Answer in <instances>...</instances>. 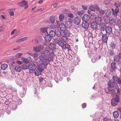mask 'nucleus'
Listing matches in <instances>:
<instances>
[{
    "instance_id": "nucleus-1",
    "label": "nucleus",
    "mask_w": 121,
    "mask_h": 121,
    "mask_svg": "<svg viewBox=\"0 0 121 121\" xmlns=\"http://www.w3.org/2000/svg\"><path fill=\"white\" fill-rule=\"evenodd\" d=\"M116 84L113 81H110L108 82V85L109 87H108V89L109 90V93H111L112 95L114 94L115 93V91L113 89H111V88L113 87Z\"/></svg>"
},
{
    "instance_id": "nucleus-2",
    "label": "nucleus",
    "mask_w": 121,
    "mask_h": 121,
    "mask_svg": "<svg viewBox=\"0 0 121 121\" xmlns=\"http://www.w3.org/2000/svg\"><path fill=\"white\" fill-rule=\"evenodd\" d=\"M42 54L46 57L48 58H51L52 59V58H53L54 53L52 52L50 53L48 50H45L43 52Z\"/></svg>"
},
{
    "instance_id": "nucleus-3",
    "label": "nucleus",
    "mask_w": 121,
    "mask_h": 121,
    "mask_svg": "<svg viewBox=\"0 0 121 121\" xmlns=\"http://www.w3.org/2000/svg\"><path fill=\"white\" fill-rule=\"evenodd\" d=\"M40 60L42 62H46L48 60L49 61H50L52 60L51 58H48L44 56L43 55H42L39 57V58Z\"/></svg>"
},
{
    "instance_id": "nucleus-4",
    "label": "nucleus",
    "mask_w": 121,
    "mask_h": 121,
    "mask_svg": "<svg viewBox=\"0 0 121 121\" xmlns=\"http://www.w3.org/2000/svg\"><path fill=\"white\" fill-rule=\"evenodd\" d=\"M119 98L118 96L117 95L116 97H114L113 99L111 100V104L113 106H115L117 105V103L119 102Z\"/></svg>"
},
{
    "instance_id": "nucleus-5",
    "label": "nucleus",
    "mask_w": 121,
    "mask_h": 121,
    "mask_svg": "<svg viewBox=\"0 0 121 121\" xmlns=\"http://www.w3.org/2000/svg\"><path fill=\"white\" fill-rule=\"evenodd\" d=\"M115 20L113 19H110L108 16H106V23H110L111 25H114L115 24Z\"/></svg>"
},
{
    "instance_id": "nucleus-6",
    "label": "nucleus",
    "mask_w": 121,
    "mask_h": 121,
    "mask_svg": "<svg viewBox=\"0 0 121 121\" xmlns=\"http://www.w3.org/2000/svg\"><path fill=\"white\" fill-rule=\"evenodd\" d=\"M48 64V62H45V63H41L38 66V69L39 70L42 72L44 68L46 67Z\"/></svg>"
},
{
    "instance_id": "nucleus-7",
    "label": "nucleus",
    "mask_w": 121,
    "mask_h": 121,
    "mask_svg": "<svg viewBox=\"0 0 121 121\" xmlns=\"http://www.w3.org/2000/svg\"><path fill=\"white\" fill-rule=\"evenodd\" d=\"M55 42L57 43L59 46H60L62 48H64V43L60 39H56L55 40Z\"/></svg>"
},
{
    "instance_id": "nucleus-8",
    "label": "nucleus",
    "mask_w": 121,
    "mask_h": 121,
    "mask_svg": "<svg viewBox=\"0 0 121 121\" xmlns=\"http://www.w3.org/2000/svg\"><path fill=\"white\" fill-rule=\"evenodd\" d=\"M17 4L19 5L21 7H23L24 6H25L24 7L25 8H26L28 7L27 5V3L26 1L25 0L22 1L21 2H19Z\"/></svg>"
},
{
    "instance_id": "nucleus-9",
    "label": "nucleus",
    "mask_w": 121,
    "mask_h": 121,
    "mask_svg": "<svg viewBox=\"0 0 121 121\" xmlns=\"http://www.w3.org/2000/svg\"><path fill=\"white\" fill-rule=\"evenodd\" d=\"M49 48L52 51H55L56 48V44L54 43H51L49 45Z\"/></svg>"
},
{
    "instance_id": "nucleus-10",
    "label": "nucleus",
    "mask_w": 121,
    "mask_h": 121,
    "mask_svg": "<svg viewBox=\"0 0 121 121\" xmlns=\"http://www.w3.org/2000/svg\"><path fill=\"white\" fill-rule=\"evenodd\" d=\"M41 49V47L40 46H37L33 47V50L35 52H39L40 51Z\"/></svg>"
},
{
    "instance_id": "nucleus-11",
    "label": "nucleus",
    "mask_w": 121,
    "mask_h": 121,
    "mask_svg": "<svg viewBox=\"0 0 121 121\" xmlns=\"http://www.w3.org/2000/svg\"><path fill=\"white\" fill-rule=\"evenodd\" d=\"M65 25L67 28H70L72 26V23L70 20L66 21L65 22Z\"/></svg>"
},
{
    "instance_id": "nucleus-12",
    "label": "nucleus",
    "mask_w": 121,
    "mask_h": 121,
    "mask_svg": "<svg viewBox=\"0 0 121 121\" xmlns=\"http://www.w3.org/2000/svg\"><path fill=\"white\" fill-rule=\"evenodd\" d=\"M28 68L30 70L34 71L36 69V66L35 64L30 63L28 65Z\"/></svg>"
},
{
    "instance_id": "nucleus-13",
    "label": "nucleus",
    "mask_w": 121,
    "mask_h": 121,
    "mask_svg": "<svg viewBox=\"0 0 121 121\" xmlns=\"http://www.w3.org/2000/svg\"><path fill=\"white\" fill-rule=\"evenodd\" d=\"M81 20V19L80 17H76L73 19V22L75 24L78 25L80 23Z\"/></svg>"
},
{
    "instance_id": "nucleus-14",
    "label": "nucleus",
    "mask_w": 121,
    "mask_h": 121,
    "mask_svg": "<svg viewBox=\"0 0 121 121\" xmlns=\"http://www.w3.org/2000/svg\"><path fill=\"white\" fill-rule=\"evenodd\" d=\"M97 23L94 21L92 22L91 24L92 28L94 30H96L97 27Z\"/></svg>"
},
{
    "instance_id": "nucleus-15",
    "label": "nucleus",
    "mask_w": 121,
    "mask_h": 121,
    "mask_svg": "<svg viewBox=\"0 0 121 121\" xmlns=\"http://www.w3.org/2000/svg\"><path fill=\"white\" fill-rule=\"evenodd\" d=\"M59 27L60 29L62 31H65L66 29V27L64 23H61L59 25Z\"/></svg>"
},
{
    "instance_id": "nucleus-16",
    "label": "nucleus",
    "mask_w": 121,
    "mask_h": 121,
    "mask_svg": "<svg viewBox=\"0 0 121 121\" xmlns=\"http://www.w3.org/2000/svg\"><path fill=\"white\" fill-rule=\"evenodd\" d=\"M87 22L84 21L82 22V27L86 29H87L89 26L88 23Z\"/></svg>"
},
{
    "instance_id": "nucleus-17",
    "label": "nucleus",
    "mask_w": 121,
    "mask_h": 121,
    "mask_svg": "<svg viewBox=\"0 0 121 121\" xmlns=\"http://www.w3.org/2000/svg\"><path fill=\"white\" fill-rule=\"evenodd\" d=\"M119 11V9L116 8L115 10L113 9H111V11L112 12V14L115 16H117L118 12Z\"/></svg>"
},
{
    "instance_id": "nucleus-18",
    "label": "nucleus",
    "mask_w": 121,
    "mask_h": 121,
    "mask_svg": "<svg viewBox=\"0 0 121 121\" xmlns=\"http://www.w3.org/2000/svg\"><path fill=\"white\" fill-rule=\"evenodd\" d=\"M112 33V31L111 27L108 26L106 27V34L110 35Z\"/></svg>"
},
{
    "instance_id": "nucleus-19",
    "label": "nucleus",
    "mask_w": 121,
    "mask_h": 121,
    "mask_svg": "<svg viewBox=\"0 0 121 121\" xmlns=\"http://www.w3.org/2000/svg\"><path fill=\"white\" fill-rule=\"evenodd\" d=\"M89 16L87 14H85L83 17V19L84 21L88 22L90 19Z\"/></svg>"
},
{
    "instance_id": "nucleus-20",
    "label": "nucleus",
    "mask_w": 121,
    "mask_h": 121,
    "mask_svg": "<svg viewBox=\"0 0 121 121\" xmlns=\"http://www.w3.org/2000/svg\"><path fill=\"white\" fill-rule=\"evenodd\" d=\"M11 108L13 110H16L17 108V106L15 102H13L11 105Z\"/></svg>"
},
{
    "instance_id": "nucleus-21",
    "label": "nucleus",
    "mask_w": 121,
    "mask_h": 121,
    "mask_svg": "<svg viewBox=\"0 0 121 121\" xmlns=\"http://www.w3.org/2000/svg\"><path fill=\"white\" fill-rule=\"evenodd\" d=\"M95 22L98 25L101 24V23L102 20L101 18L99 17H97L95 18Z\"/></svg>"
},
{
    "instance_id": "nucleus-22",
    "label": "nucleus",
    "mask_w": 121,
    "mask_h": 121,
    "mask_svg": "<svg viewBox=\"0 0 121 121\" xmlns=\"http://www.w3.org/2000/svg\"><path fill=\"white\" fill-rule=\"evenodd\" d=\"M56 33L55 30H52L50 31L49 33V35L52 37H54L56 35Z\"/></svg>"
},
{
    "instance_id": "nucleus-23",
    "label": "nucleus",
    "mask_w": 121,
    "mask_h": 121,
    "mask_svg": "<svg viewBox=\"0 0 121 121\" xmlns=\"http://www.w3.org/2000/svg\"><path fill=\"white\" fill-rule=\"evenodd\" d=\"M66 49H67L69 51L71 50V49L70 46L68 43H65L64 44V48H62L63 50H65Z\"/></svg>"
},
{
    "instance_id": "nucleus-24",
    "label": "nucleus",
    "mask_w": 121,
    "mask_h": 121,
    "mask_svg": "<svg viewBox=\"0 0 121 121\" xmlns=\"http://www.w3.org/2000/svg\"><path fill=\"white\" fill-rule=\"evenodd\" d=\"M99 27L102 31H104V30L106 31V26L104 23H102L100 24Z\"/></svg>"
},
{
    "instance_id": "nucleus-25",
    "label": "nucleus",
    "mask_w": 121,
    "mask_h": 121,
    "mask_svg": "<svg viewBox=\"0 0 121 121\" xmlns=\"http://www.w3.org/2000/svg\"><path fill=\"white\" fill-rule=\"evenodd\" d=\"M14 69L17 72H20L22 71V68L21 66L17 65L15 67Z\"/></svg>"
},
{
    "instance_id": "nucleus-26",
    "label": "nucleus",
    "mask_w": 121,
    "mask_h": 121,
    "mask_svg": "<svg viewBox=\"0 0 121 121\" xmlns=\"http://www.w3.org/2000/svg\"><path fill=\"white\" fill-rule=\"evenodd\" d=\"M51 37L49 35H46L45 36V39L47 42H49L51 40Z\"/></svg>"
},
{
    "instance_id": "nucleus-27",
    "label": "nucleus",
    "mask_w": 121,
    "mask_h": 121,
    "mask_svg": "<svg viewBox=\"0 0 121 121\" xmlns=\"http://www.w3.org/2000/svg\"><path fill=\"white\" fill-rule=\"evenodd\" d=\"M8 67V65L6 64H3L1 65V68L3 70H4L6 69Z\"/></svg>"
},
{
    "instance_id": "nucleus-28",
    "label": "nucleus",
    "mask_w": 121,
    "mask_h": 121,
    "mask_svg": "<svg viewBox=\"0 0 121 121\" xmlns=\"http://www.w3.org/2000/svg\"><path fill=\"white\" fill-rule=\"evenodd\" d=\"M62 40L65 43H67L69 40L67 38V37L66 36H63L62 37Z\"/></svg>"
},
{
    "instance_id": "nucleus-29",
    "label": "nucleus",
    "mask_w": 121,
    "mask_h": 121,
    "mask_svg": "<svg viewBox=\"0 0 121 121\" xmlns=\"http://www.w3.org/2000/svg\"><path fill=\"white\" fill-rule=\"evenodd\" d=\"M97 56L96 55H94L93 56L91 59V61L92 62L94 63L96 62L97 60V59L96 58Z\"/></svg>"
},
{
    "instance_id": "nucleus-30",
    "label": "nucleus",
    "mask_w": 121,
    "mask_h": 121,
    "mask_svg": "<svg viewBox=\"0 0 121 121\" xmlns=\"http://www.w3.org/2000/svg\"><path fill=\"white\" fill-rule=\"evenodd\" d=\"M114 60L116 62H120V63H121V61L119 59V57L117 56H115L114 57Z\"/></svg>"
},
{
    "instance_id": "nucleus-31",
    "label": "nucleus",
    "mask_w": 121,
    "mask_h": 121,
    "mask_svg": "<svg viewBox=\"0 0 121 121\" xmlns=\"http://www.w3.org/2000/svg\"><path fill=\"white\" fill-rule=\"evenodd\" d=\"M64 36H66V37H69L70 36V32L68 30H66L64 32Z\"/></svg>"
},
{
    "instance_id": "nucleus-32",
    "label": "nucleus",
    "mask_w": 121,
    "mask_h": 121,
    "mask_svg": "<svg viewBox=\"0 0 121 121\" xmlns=\"http://www.w3.org/2000/svg\"><path fill=\"white\" fill-rule=\"evenodd\" d=\"M113 116L115 118H117L119 116V114L117 111L114 112L113 113Z\"/></svg>"
},
{
    "instance_id": "nucleus-33",
    "label": "nucleus",
    "mask_w": 121,
    "mask_h": 121,
    "mask_svg": "<svg viewBox=\"0 0 121 121\" xmlns=\"http://www.w3.org/2000/svg\"><path fill=\"white\" fill-rule=\"evenodd\" d=\"M42 72L40 70H39L38 69L36 70V71L35 73V74L36 75L38 76L40 75Z\"/></svg>"
},
{
    "instance_id": "nucleus-34",
    "label": "nucleus",
    "mask_w": 121,
    "mask_h": 121,
    "mask_svg": "<svg viewBox=\"0 0 121 121\" xmlns=\"http://www.w3.org/2000/svg\"><path fill=\"white\" fill-rule=\"evenodd\" d=\"M114 5L116 8H119L118 7L120 6L121 5V2L119 1L115 2L114 3Z\"/></svg>"
},
{
    "instance_id": "nucleus-35",
    "label": "nucleus",
    "mask_w": 121,
    "mask_h": 121,
    "mask_svg": "<svg viewBox=\"0 0 121 121\" xmlns=\"http://www.w3.org/2000/svg\"><path fill=\"white\" fill-rule=\"evenodd\" d=\"M22 69L24 70H25L28 69V66L26 64L23 65L21 67Z\"/></svg>"
},
{
    "instance_id": "nucleus-36",
    "label": "nucleus",
    "mask_w": 121,
    "mask_h": 121,
    "mask_svg": "<svg viewBox=\"0 0 121 121\" xmlns=\"http://www.w3.org/2000/svg\"><path fill=\"white\" fill-rule=\"evenodd\" d=\"M50 22L52 23H53L55 22V18L53 16L51 17L49 19Z\"/></svg>"
},
{
    "instance_id": "nucleus-37",
    "label": "nucleus",
    "mask_w": 121,
    "mask_h": 121,
    "mask_svg": "<svg viewBox=\"0 0 121 121\" xmlns=\"http://www.w3.org/2000/svg\"><path fill=\"white\" fill-rule=\"evenodd\" d=\"M111 66L112 69L114 70H116L117 69L115 64L114 62H112L111 63Z\"/></svg>"
},
{
    "instance_id": "nucleus-38",
    "label": "nucleus",
    "mask_w": 121,
    "mask_h": 121,
    "mask_svg": "<svg viewBox=\"0 0 121 121\" xmlns=\"http://www.w3.org/2000/svg\"><path fill=\"white\" fill-rule=\"evenodd\" d=\"M98 12L100 15L101 16H103L105 13L104 11L102 9H100Z\"/></svg>"
},
{
    "instance_id": "nucleus-39",
    "label": "nucleus",
    "mask_w": 121,
    "mask_h": 121,
    "mask_svg": "<svg viewBox=\"0 0 121 121\" xmlns=\"http://www.w3.org/2000/svg\"><path fill=\"white\" fill-rule=\"evenodd\" d=\"M28 54L30 55L31 56H33L35 59L37 58L38 57V54L36 53H34L33 54H32V55L30 54Z\"/></svg>"
},
{
    "instance_id": "nucleus-40",
    "label": "nucleus",
    "mask_w": 121,
    "mask_h": 121,
    "mask_svg": "<svg viewBox=\"0 0 121 121\" xmlns=\"http://www.w3.org/2000/svg\"><path fill=\"white\" fill-rule=\"evenodd\" d=\"M23 94L22 93V92L20 93V96L21 97H24L25 95V94L26 93V90L25 89H23Z\"/></svg>"
},
{
    "instance_id": "nucleus-41",
    "label": "nucleus",
    "mask_w": 121,
    "mask_h": 121,
    "mask_svg": "<svg viewBox=\"0 0 121 121\" xmlns=\"http://www.w3.org/2000/svg\"><path fill=\"white\" fill-rule=\"evenodd\" d=\"M40 30L42 33H45L47 31V28L46 27L41 28Z\"/></svg>"
},
{
    "instance_id": "nucleus-42",
    "label": "nucleus",
    "mask_w": 121,
    "mask_h": 121,
    "mask_svg": "<svg viewBox=\"0 0 121 121\" xmlns=\"http://www.w3.org/2000/svg\"><path fill=\"white\" fill-rule=\"evenodd\" d=\"M22 59L23 60V62L24 63H27L29 62V61L26 58L22 57Z\"/></svg>"
},
{
    "instance_id": "nucleus-43",
    "label": "nucleus",
    "mask_w": 121,
    "mask_h": 121,
    "mask_svg": "<svg viewBox=\"0 0 121 121\" xmlns=\"http://www.w3.org/2000/svg\"><path fill=\"white\" fill-rule=\"evenodd\" d=\"M89 9L92 11H95V7L93 5H91L90 6Z\"/></svg>"
},
{
    "instance_id": "nucleus-44",
    "label": "nucleus",
    "mask_w": 121,
    "mask_h": 121,
    "mask_svg": "<svg viewBox=\"0 0 121 121\" xmlns=\"http://www.w3.org/2000/svg\"><path fill=\"white\" fill-rule=\"evenodd\" d=\"M64 17V16L63 14H61L60 15L59 18L60 21H62Z\"/></svg>"
},
{
    "instance_id": "nucleus-45",
    "label": "nucleus",
    "mask_w": 121,
    "mask_h": 121,
    "mask_svg": "<svg viewBox=\"0 0 121 121\" xmlns=\"http://www.w3.org/2000/svg\"><path fill=\"white\" fill-rule=\"evenodd\" d=\"M110 46L112 49H114L115 48V44L113 42H112L110 44Z\"/></svg>"
},
{
    "instance_id": "nucleus-46",
    "label": "nucleus",
    "mask_w": 121,
    "mask_h": 121,
    "mask_svg": "<svg viewBox=\"0 0 121 121\" xmlns=\"http://www.w3.org/2000/svg\"><path fill=\"white\" fill-rule=\"evenodd\" d=\"M23 55L22 53H17L15 55V56L17 58H20L21 56Z\"/></svg>"
},
{
    "instance_id": "nucleus-47",
    "label": "nucleus",
    "mask_w": 121,
    "mask_h": 121,
    "mask_svg": "<svg viewBox=\"0 0 121 121\" xmlns=\"http://www.w3.org/2000/svg\"><path fill=\"white\" fill-rule=\"evenodd\" d=\"M102 39L105 42H106V35L105 34H103L102 36Z\"/></svg>"
},
{
    "instance_id": "nucleus-48",
    "label": "nucleus",
    "mask_w": 121,
    "mask_h": 121,
    "mask_svg": "<svg viewBox=\"0 0 121 121\" xmlns=\"http://www.w3.org/2000/svg\"><path fill=\"white\" fill-rule=\"evenodd\" d=\"M84 13V11H81L80 12H78L77 13L79 16H81Z\"/></svg>"
},
{
    "instance_id": "nucleus-49",
    "label": "nucleus",
    "mask_w": 121,
    "mask_h": 121,
    "mask_svg": "<svg viewBox=\"0 0 121 121\" xmlns=\"http://www.w3.org/2000/svg\"><path fill=\"white\" fill-rule=\"evenodd\" d=\"M91 17L92 19H94L96 18V15L95 13H93L91 14Z\"/></svg>"
},
{
    "instance_id": "nucleus-50",
    "label": "nucleus",
    "mask_w": 121,
    "mask_h": 121,
    "mask_svg": "<svg viewBox=\"0 0 121 121\" xmlns=\"http://www.w3.org/2000/svg\"><path fill=\"white\" fill-rule=\"evenodd\" d=\"M107 9V12H106V14H108L109 15V14L110 15L112 13V12L111 10V9Z\"/></svg>"
},
{
    "instance_id": "nucleus-51",
    "label": "nucleus",
    "mask_w": 121,
    "mask_h": 121,
    "mask_svg": "<svg viewBox=\"0 0 121 121\" xmlns=\"http://www.w3.org/2000/svg\"><path fill=\"white\" fill-rule=\"evenodd\" d=\"M95 9H95L97 11H98L100 9L99 8L98 6L96 4H95L94 5Z\"/></svg>"
},
{
    "instance_id": "nucleus-52",
    "label": "nucleus",
    "mask_w": 121,
    "mask_h": 121,
    "mask_svg": "<svg viewBox=\"0 0 121 121\" xmlns=\"http://www.w3.org/2000/svg\"><path fill=\"white\" fill-rule=\"evenodd\" d=\"M113 82H114V83L116 81H117V80L118 79V78L117 76H113Z\"/></svg>"
},
{
    "instance_id": "nucleus-53",
    "label": "nucleus",
    "mask_w": 121,
    "mask_h": 121,
    "mask_svg": "<svg viewBox=\"0 0 121 121\" xmlns=\"http://www.w3.org/2000/svg\"><path fill=\"white\" fill-rule=\"evenodd\" d=\"M98 76V73L97 72H95V73L94 75V77L95 78H97Z\"/></svg>"
},
{
    "instance_id": "nucleus-54",
    "label": "nucleus",
    "mask_w": 121,
    "mask_h": 121,
    "mask_svg": "<svg viewBox=\"0 0 121 121\" xmlns=\"http://www.w3.org/2000/svg\"><path fill=\"white\" fill-rule=\"evenodd\" d=\"M5 28V26L4 25L0 26V31H2L4 30Z\"/></svg>"
},
{
    "instance_id": "nucleus-55",
    "label": "nucleus",
    "mask_w": 121,
    "mask_h": 121,
    "mask_svg": "<svg viewBox=\"0 0 121 121\" xmlns=\"http://www.w3.org/2000/svg\"><path fill=\"white\" fill-rule=\"evenodd\" d=\"M67 15L68 17H74V15L72 13H69Z\"/></svg>"
},
{
    "instance_id": "nucleus-56",
    "label": "nucleus",
    "mask_w": 121,
    "mask_h": 121,
    "mask_svg": "<svg viewBox=\"0 0 121 121\" xmlns=\"http://www.w3.org/2000/svg\"><path fill=\"white\" fill-rule=\"evenodd\" d=\"M22 103V101L21 100L18 99L16 103L17 104L19 105L21 104Z\"/></svg>"
},
{
    "instance_id": "nucleus-57",
    "label": "nucleus",
    "mask_w": 121,
    "mask_h": 121,
    "mask_svg": "<svg viewBox=\"0 0 121 121\" xmlns=\"http://www.w3.org/2000/svg\"><path fill=\"white\" fill-rule=\"evenodd\" d=\"M82 7L84 10H86L87 9V6L86 5L82 4Z\"/></svg>"
},
{
    "instance_id": "nucleus-58",
    "label": "nucleus",
    "mask_w": 121,
    "mask_h": 121,
    "mask_svg": "<svg viewBox=\"0 0 121 121\" xmlns=\"http://www.w3.org/2000/svg\"><path fill=\"white\" fill-rule=\"evenodd\" d=\"M68 74V72L67 71H65L63 73V75L64 77H66L67 75Z\"/></svg>"
},
{
    "instance_id": "nucleus-59",
    "label": "nucleus",
    "mask_w": 121,
    "mask_h": 121,
    "mask_svg": "<svg viewBox=\"0 0 121 121\" xmlns=\"http://www.w3.org/2000/svg\"><path fill=\"white\" fill-rule=\"evenodd\" d=\"M88 55L90 57H91L92 56H93V55H95V54H93L91 52H90V53H88Z\"/></svg>"
},
{
    "instance_id": "nucleus-60",
    "label": "nucleus",
    "mask_w": 121,
    "mask_h": 121,
    "mask_svg": "<svg viewBox=\"0 0 121 121\" xmlns=\"http://www.w3.org/2000/svg\"><path fill=\"white\" fill-rule=\"evenodd\" d=\"M16 62L17 64L19 65L22 64L23 63L22 62V61L19 60H17Z\"/></svg>"
},
{
    "instance_id": "nucleus-61",
    "label": "nucleus",
    "mask_w": 121,
    "mask_h": 121,
    "mask_svg": "<svg viewBox=\"0 0 121 121\" xmlns=\"http://www.w3.org/2000/svg\"><path fill=\"white\" fill-rule=\"evenodd\" d=\"M86 103H83L82 105V107L83 108H85L86 107Z\"/></svg>"
},
{
    "instance_id": "nucleus-62",
    "label": "nucleus",
    "mask_w": 121,
    "mask_h": 121,
    "mask_svg": "<svg viewBox=\"0 0 121 121\" xmlns=\"http://www.w3.org/2000/svg\"><path fill=\"white\" fill-rule=\"evenodd\" d=\"M16 31L17 30L16 29H14L12 31L11 33V35H13L14 33V32Z\"/></svg>"
},
{
    "instance_id": "nucleus-63",
    "label": "nucleus",
    "mask_w": 121,
    "mask_h": 121,
    "mask_svg": "<svg viewBox=\"0 0 121 121\" xmlns=\"http://www.w3.org/2000/svg\"><path fill=\"white\" fill-rule=\"evenodd\" d=\"M9 14L11 16H13L14 15V13L13 11H11L9 12Z\"/></svg>"
},
{
    "instance_id": "nucleus-64",
    "label": "nucleus",
    "mask_w": 121,
    "mask_h": 121,
    "mask_svg": "<svg viewBox=\"0 0 121 121\" xmlns=\"http://www.w3.org/2000/svg\"><path fill=\"white\" fill-rule=\"evenodd\" d=\"M118 25L120 30H121V22H120Z\"/></svg>"
}]
</instances>
